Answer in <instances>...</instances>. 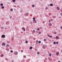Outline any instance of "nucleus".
Masks as SVG:
<instances>
[{
    "instance_id": "f257e3e1",
    "label": "nucleus",
    "mask_w": 62,
    "mask_h": 62,
    "mask_svg": "<svg viewBox=\"0 0 62 62\" xmlns=\"http://www.w3.org/2000/svg\"><path fill=\"white\" fill-rule=\"evenodd\" d=\"M1 37L2 38H5V35H2L1 36Z\"/></svg>"
},
{
    "instance_id": "f03ea898",
    "label": "nucleus",
    "mask_w": 62,
    "mask_h": 62,
    "mask_svg": "<svg viewBox=\"0 0 62 62\" xmlns=\"http://www.w3.org/2000/svg\"><path fill=\"white\" fill-rule=\"evenodd\" d=\"M2 45L3 46H5L6 45V44L5 43H2Z\"/></svg>"
},
{
    "instance_id": "7ed1b4c3",
    "label": "nucleus",
    "mask_w": 62,
    "mask_h": 62,
    "mask_svg": "<svg viewBox=\"0 0 62 62\" xmlns=\"http://www.w3.org/2000/svg\"><path fill=\"white\" fill-rule=\"evenodd\" d=\"M15 55H17L18 54V52H15Z\"/></svg>"
},
{
    "instance_id": "20e7f679",
    "label": "nucleus",
    "mask_w": 62,
    "mask_h": 62,
    "mask_svg": "<svg viewBox=\"0 0 62 62\" xmlns=\"http://www.w3.org/2000/svg\"><path fill=\"white\" fill-rule=\"evenodd\" d=\"M56 54L57 55H58L59 54V52H56Z\"/></svg>"
},
{
    "instance_id": "39448f33",
    "label": "nucleus",
    "mask_w": 62,
    "mask_h": 62,
    "mask_svg": "<svg viewBox=\"0 0 62 62\" xmlns=\"http://www.w3.org/2000/svg\"><path fill=\"white\" fill-rule=\"evenodd\" d=\"M48 36L50 38H53V37L52 36H50L49 34H47Z\"/></svg>"
},
{
    "instance_id": "423d86ee",
    "label": "nucleus",
    "mask_w": 62,
    "mask_h": 62,
    "mask_svg": "<svg viewBox=\"0 0 62 62\" xmlns=\"http://www.w3.org/2000/svg\"><path fill=\"white\" fill-rule=\"evenodd\" d=\"M33 21L34 23H36V20H33Z\"/></svg>"
},
{
    "instance_id": "0eeeda50",
    "label": "nucleus",
    "mask_w": 62,
    "mask_h": 62,
    "mask_svg": "<svg viewBox=\"0 0 62 62\" xmlns=\"http://www.w3.org/2000/svg\"><path fill=\"white\" fill-rule=\"evenodd\" d=\"M59 7H57V10H59Z\"/></svg>"
},
{
    "instance_id": "6e6552de",
    "label": "nucleus",
    "mask_w": 62,
    "mask_h": 62,
    "mask_svg": "<svg viewBox=\"0 0 62 62\" xmlns=\"http://www.w3.org/2000/svg\"><path fill=\"white\" fill-rule=\"evenodd\" d=\"M22 30H23L24 31H25V29H24V28H22Z\"/></svg>"
},
{
    "instance_id": "1a4fd4ad",
    "label": "nucleus",
    "mask_w": 62,
    "mask_h": 62,
    "mask_svg": "<svg viewBox=\"0 0 62 62\" xmlns=\"http://www.w3.org/2000/svg\"><path fill=\"white\" fill-rule=\"evenodd\" d=\"M56 39H59V37H58V36H56Z\"/></svg>"
},
{
    "instance_id": "9d476101",
    "label": "nucleus",
    "mask_w": 62,
    "mask_h": 62,
    "mask_svg": "<svg viewBox=\"0 0 62 62\" xmlns=\"http://www.w3.org/2000/svg\"><path fill=\"white\" fill-rule=\"evenodd\" d=\"M6 47H9V45L7 44L6 45Z\"/></svg>"
},
{
    "instance_id": "9b49d317",
    "label": "nucleus",
    "mask_w": 62,
    "mask_h": 62,
    "mask_svg": "<svg viewBox=\"0 0 62 62\" xmlns=\"http://www.w3.org/2000/svg\"><path fill=\"white\" fill-rule=\"evenodd\" d=\"M50 6H53V4H50Z\"/></svg>"
},
{
    "instance_id": "f8f14e48",
    "label": "nucleus",
    "mask_w": 62,
    "mask_h": 62,
    "mask_svg": "<svg viewBox=\"0 0 62 62\" xmlns=\"http://www.w3.org/2000/svg\"><path fill=\"white\" fill-rule=\"evenodd\" d=\"M33 48V47H31L30 48V49H31Z\"/></svg>"
},
{
    "instance_id": "ddd939ff",
    "label": "nucleus",
    "mask_w": 62,
    "mask_h": 62,
    "mask_svg": "<svg viewBox=\"0 0 62 62\" xmlns=\"http://www.w3.org/2000/svg\"><path fill=\"white\" fill-rule=\"evenodd\" d=\"M35 32V31L33 30L32 31V32L33 33H34Z\"/></svg>"
},
{
    "instance_id": "4468645a",
    "label": "nucleus",
    "mask_w": 62,
    "mask_h": 62,
    "mask_svg": "<svg viewBox=\"0 0 62 62\" xmlns=\"http://www.w3.org/2000/svg\"><path fill=\"white\" fill-rule=\"evenodd\" d=\"M57 33L56 32H54V34H56Z\"/></svg>"
},
{
    "instance_id": "2eb2a0df",
    "label": "nucleus",
    "mask_w": 62,
    "mask_h": 62,
    "mask_svg": "<svg viewBox=\"0 0 62 62\" xmlns=\"http://www.w3.org/2000/svg\"><path fill=\"white\" fill-rule=\"evenodd\" d=\"M1 8H2L3 9L4 8V6H2Z\"/></svg>"
},
{
    "instance_id": "dca6fc26",
    "label": "nucleus",
    "mask_w": 62,
    "mask_h": 62,
    "mask_svg": "<svg viewBox=\"0 0 62 62\" xmlns=\"http://www.w3.org/2000/svg\"><path fill=\"white\" fill-rule=\"evenodd\" d=\"M0 6H3V4L2 3L1 4Z\"/></svg>"
},
{
    "instance_id": "f3484780",
    "label": "nucleus",
    "mask_w": 62,
    "mask_h": 62,
    "mask_svg": "<svg viewBox=\"0 0 62 62\" xmlns=\"http://www.w3.org/2000/svg\"><path fill=\"white\" fill-rule=\"evenodd\" d=\"M33 20L34 21V20H35V17H33Z\"/></svg>"
},
{
    "instance_id": "a211bd4d",
    "label": "nucleus",
    "mask_w": 62,
    "mask_h": 62,
    "mask_svg": "<svg viewBox=\"0 0 62 62\" xmlns=\"http://www.w3.org/2000/svg\"><path fill=\"white\" fill-rule=\"evenodd\" d=\"M39 30H40L39 28H38L37 29L38 31H39Z\"/></svg>"
},
{
    "instance_id": "6ab92c4d",
    "label": "nucleus",
    "mask_w": 62,
    "mask_h": 62,
    "mask_svg": "<svg viewBox=\"0 0 62 62\" xmlns=\"http://www.w3.org/2000/svg\"><path fill=\"white\" fill-rule=\"evenodd\" d=\"M12 1L13 2H15V0H13Z\"/></svg>"
},
{
    "instance_id": "aec40b11",
    "label": "nucleus",
    "mask_w": 62,
    "mask_h": 62,
    "mask_svg": "<svg viewBox=\"0 0 62 62\" xmlns=\"http://www.w3.org/2000/svg\"><path fill=\"white\" fill-rule=\"evenodd\" d=\"M44 41H46V39H44Z\"/></svg>"
},
{
    "instance_id": "412c9836",
    "label": "nucleus",
    "mask_w": 62,
    "mask_h": 62,
    "mask_svg": "<svg viewBox=\"0 0 62 62\" xmlns=\"http://www.w3.org/2000/svg\"><path fill=\"white\" fill-rule=\"evenodd\" d=\"M39 43H41V41H39L38 42Z\"/></svg>"
},
{
    "instance_id": "4be33fe9",
    "label": "nucleus",
    "mask_w": 62,
    "mask_h": 62,
    "mask_svg": "<svg viewBox=\"0 0 62 62\" xmlns=\"http://www.w3.org/2000/svg\"><path fill=\"white\" fill-rule=\"evenodd\" d=\"M25 43H28V41H25Z\"/></svg>"
},
{
    "instance_id": "5701e85b",
    "label": "nucleus",
    "mask_w": 62,
    "mask_h": 62,
    "mask_svg": "<svg viewBox=\"0 0 62 62\" xmlns=\"http://www.w3.org/2000/svg\"><path fill=\"white\" fill-rule=\"evenodd\" d=\"M49 24H50V26H52V23H50Z\"/></svg>"
},
{
    "instance_id": "b1692460",
    "label": "nucleus",
    "mask_w": 62,
    "mask_h": 62,
    "mask_svg": "<svg viewBox=\"0 0 62 62\" xmlns=\"http://www.w3.org/2000/svg\"><path fill=\"white\" fill-rule=\"evenodd\" d=\"M54 44H56V42H54Z\"/></svg>"
},
{
    "instance_id": "393cba45",
    "label": "nucleus",
    "mask_w": 62,
    "mask_h": 62,
    "mask_svg": "<svg viewBox=\"0 0 62 62\" xmlns=\"http://www.w3.org/2000/svg\"><path fill=\"white\" fill-rule=\"evenodd\" d=\"M11 10V11H13V9H10Z\"/></svg>"
},
{
    "instance_id": "a878e982",
    "label": "nucleus",
    "mask_w": 62,
    "mask_h": 62,
    "mask_svg": "<svg viewBox=\"0 0 62 62\" xmlns=\"http://www.w3.org/2000/svg\"><path fill=\"white\" fill-rule=\"evenodd\" d=\"M11 53H13V51L12 50H11L10 51Z\"/></svg>"
},
{
    "instance_id": "bb28decb",
    "label": "nucleus",
    "mask_w": 62,
    "mask_h": 62,
    "mask_svg": "<svg viewBox=\"0 0 62 62\" xmlns=\"http://www.w3.org/2000/svg\"><path fill=\"white\" fill-rule=\"evenodd\" d=\"M32 7L34 8V5H32Z\"/></svg>"
},
{
    "instance_id": "cd10ccee",
    "label": "nucleus",
    "mask_w": 62,
    "mask_h": 62,
    "mask_svg": "<svg viewBox=\"0 0 62 62\" xmlns=\"http://www.w3.org/2000/svg\"><path fill=\"white\" fill-rule=\"evenodd\" d=\"M56 44H58V42H56Z\"/></svg>"
},
{
    "instance_id": "c85d7f7f",
    "label": "nucleus",
    "mask_w": 62,
    "mask_h": 62,
    "mask_svg": "<svg viewBox=\"0 0 62 62\" xmlns=\"http://www.w3.org/2000/svg\"><path fill=\"white\" fill-rule=\"evenodd\" d=\"M51 54H50L49 55V56H51Z\"/></svg>"
},
{
    "instance_id": "c756f323",
    "label": "nucleus",
    "mask_w": 62,
    "mask_h": 62,
    "mask_svg": "<svg viewBox=\"0 0 62 62\" xmlns=\"http://www.w3.org/2000/svg\"><path fill=\"white\" fill-rule=\"evenodd\" d=\"M38 54H39V52H37Z\"/></svg>"
},
{
    "instance_id": "7c9ffc66",
    "label": "nucleus",
    "mask_w": 62,
    "mask_h": 62,
    "mask_svg": "<svg viewBox=\"0 0 62 62\" xmlns=\"http://www.w3.org/2000/svg\"><path fill=\"white\" fill-rule=\"evenodd\" d=\"M1 28L2 29H3V28H4V27H1Z\"/></svg>"
},
{
    "instance_id": "2f4dec72",
    "label": "nucleus",
    "mask_w": 62,
    "mask_h": 62,
    "mask_svg": "<svg viewBox=\"0 0 62 62\" xmlns=\"http://www.w3.org/2000/svg\"><path fill=\"white\" fill-rule=\"evenodd\" d=\"M60 28H61L62 29V26Z\"/></svg>"
},
{
    "instance_id": "473e14b6",
    "label": "nucleus",
    "mask_w": 62,
    "mask_h": 62,
    "mask_svg": "<svg viewBox=\"0 0 62 62\" xmlns=\"http://www.w3.org/2000/svg\"><path fill=\"white\" fill-rule=\"evenodd\" d=\"M39 34H41V32H39Z\"/></svg>"
},
{
    "instance_id": "72a5a7b5",
    "label": "nucleus",
    "mask_w": 62,
    "mask_h": 62,
    "mask_svg": "<svg viewBox=\"0 0 62 62\" xmlns=\"http://www.w3.org/2000/svg\"><path fill=\"white\" fill-rule=\"evenodd\" d=\"M10 18H12V16H11L10 17Z\"/></svg>"
},
{
    "instance_id": "f704fd0d",
    "label": "nucleus",
    "mask_w": 62,
    "mask_h": 62,
    "mask_svg": "<svg viewBox=\"0 0 62 62\" xmlns=\"http://www.w3.org/2000/svg\"><path fill=\"white\" fill-rule=\"evenodd\" d=\"M43 23H45V22H44L43 21Z\"/></svg>"
},
{
    "instance_id": "c9c22d12",
    "label": "nucleus",
    "mask_w": 62,
    "mask_h": 62,
    "mask_svg": "<svg viewBox=\"0 0 62 62\" xmlns=\"http://www.w3.org/2000/svg\"><path fill=\"white\" fill-rule=\"evenodd\" d=\"M36 42H38V41H36Z\"/></svg>"
},
{
    "instance_id": "e433bc0d",
    "label": "nucleus",
    "mask_w": 62,
    "mask_h": 62,
    "mask_svg": "<svg viewBox=\"0 0 62 62\" xmlns=\"http://www.w3.org/2000/svg\"><path fill=\"white\" fill-rule=\"evenodd\" d=\"M46 9H48V8L47 7H46Z\"/></svg>"
},
{
    "instance_id": "4c0bfd02",
    "label": "nucleus",
    "mask_w": 62,
    "mask_h": 62,
    "mask_svg": "<svg viewBox=\"0 0 62 62\" xmlns=\"http://www.w3.org/2000/svg\"><path fill=\"white\" fill-rule=\"evenodd\" d=\"M21 52H23V51L21 50Z\"/></svg>"
},
{
    "instance_id": "58836bf2",
    "label": "nucleus",
    "mask_w": 62,
    "mask_h": 62,
    "mask_svg": "<svg viewBox=\"0 0 62 62\" xmlns=\"http://www.w3.org/2000/svg\"><path fill=\"white\" fill-rule=\"evenodd\" d=\"M61 15H62V13H61Z\"/></svg>"
},
{
    "instance_id": "ea45409f",
    "label": "nucleus",
    "mask_w": 62,
    "mask_h": 62,
    "mask_svg": "<svg viewBox=\"0 0 62 62\" xmlns=\"http://www.w3.org/2000/svg\"><path fill=\"white\" fill-rule=\"evenodd\" d=\"M12 62H14V61H13H13H12Z\"/></svg>"
},
{
    "instance_id": "a19ab883",
    "label": "nucleus",
    "mask_w": 62,
    "mask_h": 62,
    "mask_svg": "<svg viewBox=\"0 0 62 62\" xmlns=\"http://www.w3.org/2000/svg\"><path fill=\"white\" fill-rule=\"evenodd\" d=\"M49 22H50V20H49Z\"/></svg>"
},
{
    "instance_id": "79ce46f5",
    "label": "nucleus",
    "mask_w": 62,
    "mask_h": 62,
    "mask_svg": "<svg viewBox=\"0 0 62 62\" xmlns=\"http://www.w3.org/2000/svg\"><path fill=\"white\" fill-rule=\"evenodd\" d=\"M53 21V20L52 19H51V21Z\"/></svg>"
},
{
    "instance_id": "37998d69",
    "label": "nucleus",
    "mask_w": 62,
    "mask_h": 62,
    "mask_svg": "<svg viewBox=\"0 0 62 62\" xmlns=\"http://www.w3.org/2000/svg\"><path fill=\"white\" fill-rule=\"evenodd\" d=\"M2 56H4V55H3V54H2Z\"/></svg>"
},
{
    "instance_id": "c03bdc74",
    "label": "nucleus",
    "mask_w": 62,
    "mask_h": 62,
    "mask_svg": "<svg viewBox=\"0 0 62 62\" xmlns=\"http://www.w3.org/2000/svg\"><path fill=\"white\" fill-rule=\"evenodd\" d=\"M1 56V57H2V55H1V56Z\"/></svg>"
},
{
    "instance_id": "a18cd8bd",
    "label": "nucleus",
    "mask_w": 62,
    "mask_h": 62,
    "mask_svg": "<svg viewBox=\"0 0 62 62\" xmlns=\"http://www.w3.org/2000/svg\"><path fill=\"white\" fill-rule=\"evenodd\" d=\"M61 52H62V50Z\"/></svg>"
},
{
    "instance_id": "49530a36",
    "label": "nucleus",
    "mask_w": 62,
    "mask_h": 62,
    "mask_svg": "<svg viewBox=\"0 0 62 62\" xmlns=\"http://www.w3.org/2000/svg\"><path fill=\"white\" fill-rule=\"evenodd\" d=\"M61 12H62V11H61Z\"/></svg>"
}]
</instances>
